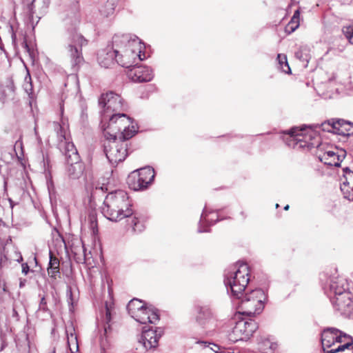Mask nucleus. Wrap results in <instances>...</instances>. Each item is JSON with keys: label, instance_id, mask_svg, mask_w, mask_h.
<instances>
[{"label": "nucleus", "instance_id": "48", "mask_svg": "<svg viewBox=\"0 0 353 353\" xmlns=\"http://www.w3.org/2000/svg\"><path fill=\"white\" fill-rule=\"evenodd\" d=\"M343 172L345 174H353V172H352L349 168L346 167L345 168H343Z\"/></svg>", "mask_w": 353, "mask_h": 353}, {"label": "nucleus", "instance_id": "1", "mask_svg": "<svg viewBox=\"0 0 353 353\" xmlns=\"http://www.w3.org/2000/svg\"><path fill=\"white\" fill-rule=\"evenodd\" d=\"M113 48H115L116 62L122 67L130 68L138 59L145 58L143 43L135 35L129 34H116L113 37Z\"/></svg>", "mask_w": 353, "mask_h": 353}, {"label": "nucleus", "instance_id": "25", "mask_svg": "<svg viewBox=\"0 0 353 353\" xmlns=\"http://www.w3.org/2000/svg\"><path fill=\"white\" fill-rule=\"evenodd\" d=\"M218 220V216L214 212L208 214L207 209L205 208L201 216L198 232H209L207 229H203L202 225L208 224L209 225L214 224Z\"/></svg>", "mask_w": 353, "mask_h": 353}, {"label": "nucleus", "instance_id": "16", "mask_svg": "<svg viewBox=\"0 0 353 353\" xmlns=\"http://www.w3.org/2000/svg\"><path fill=\"white\" fill-rule=\"evenodd\" d=\"M163 334L162 330L158 328L155 330L148 329L143 330L139 343L146 350H154L158 346V341Z\"/></svg>", "mask_w": 353, "mask_h": 353}, {"label": "nucleus", "instance_id": "7", "mask_svg": "<svg viewBox=\"0 0 353 353\" xmlns=\"http://www.w3.org/2000/svg\"><path fill=\"white\" fill-rule=\"evenodd\" d=\"M128 200H104L103 212L110 221H118L123 218L129 217L133 214L131 204L126 203Z\"/></svg>", "mask_w": 353, "mask_h": 353}, {"label": "nucleus", "instance_id": "3", "mask_svg": "<svg viewBox=\"0 0 353 353\" xmlns=\"http://www.w3.org/2000/svg\"><path fill=\"white\" fill-rule=\"evenodd\" d=\"M137 132V125L130 117L124 113H114L110 117L103 133L107 139L116 140L119 137L121 141H125Z\"/></svg>", "mask_w": 353, "mask_h": 353}, {"label": "nucleus", "instance_id": "58", "mask_svg": "<svg viewBox=\"0 0 353 353\" xmlns=\"http://www.w3.org/2000/svg\"><path fill=\"white\" fill-rule=\"evenodd\" d=\"M275 206H276V208H278L279 207V204H277V203L275 204Z\"/></svg>", "mask_w": 353, "mask_h": 353}, {"label": "nucleus", "instance_id": "29", "mask_svg": "<svg viewBox=\"0 0 353 353\" xmlns=\"http://www.w3.org/2000/svg\"><path fill=\"white\" fill-rule=\"evenodd\" d=\"M276 348L277 343L269 339H265L259 344V350L261 353H274Z\"/></svg>", "mask_w": 353, "mask_h": 353}, {"label": "nucleus", "instance_id": "5", "mask_svg": "<svg viewBox=\"0 0 353 353\" xmlns=\"http://www.w3.org/2000/svg\"><path fill=\"white\" fill-rule=\"evenodd\" d=\"M239 303V313L248 316L260 314L265 306L267 295L264 290L258 288L243 294Z\"/></svg>", "mask_w": 353, "mask_h": 353}, {"label": "nucleus", "instance_id": "59", "mask_svg": "<svg viewBox=\"0 0 353 353\" xmlns=\"http://www.w3.org/2000/svg\"><path fill=\"white\" fill-rule=\"evenodd\" d=\"M17 312L15 310H14V314H17Z\"/></svg>", "mask_w": 353, "mask_h": 353}, {"label": "nucleus", "instance_id": "56", "mask_svg": "<svg viewBox=\"0 0 353 353\" xmlns=\"http://www.w3.org/2000/svg\"><path fill=\"white\" fill-rule=\"evenodd\" d=\"M198 343H205V342L201 341V342H197Z\"/></svg>", "mask_w": 353, "mask_h": 353}, {"label": "nucleus", "instance_id": "22", "mask_svg": "<svg viewBox=\"0 0 353 353\" xmlns=\"http://www.w3.org/2000/svg\"><path fill=\"white\" fill-rule=\"evenodd\" d=\"M119 0H100L99 2V12L103 17H108L114 14Z\"/></svg>", "mask_w": 353, "mask_h": 353}, {"label": "nucleus", "instance_id": "2", "mask_svg": "<svg viewBox=\"0 0 353 353\" xmlns=\"http://www.w3.org/2000/svg\"><path fill=\"white\" fill-rule=\"evenodd\" d=\"M52 124L59 139V148L65 157L68 175L73 179H79L83 173V166L79 161V155L76 147L70 141L66 134L65 124L61 125L58 122H53Z\"/></svg>", "mask_w": 353, "mask_h": 353}, {"label": "nucleus", "instance_id": "32", "mask_svg": "<svg viewBox=\"0 0 353 353\" xmlns=\"http://www.w3.org/2000/svg\"><path fill=\"white\" fill-rule=\"evenodd\" d=\"M198 313L199 315L196 318L197 321L199 322L200 324H203L202 321L203 319H208L211 316L212 312L209 307H198Z\"/></svg>", "mask_w": 353, "mask_h": 353}, {"label": "nucleus", "instance_id": "27", "mask_svg": "<svg viewBox=\"0 0 353 353\" xmlns=\"http://www.w3.org/2000/svg\"><path fill=\"white\" fill-rule=\"evenodd\" d=\"M145 307L142 301L139 299H134L131 300L128 305L127 309L130 316L134 319L138 316V314L141 312V310Z\"/></svg>", "mask_w": 353, "mask_h": 353}, {"label": "nucleus", "instance_id": "10", "mask_svg": "<svg viewBox=\"0 0 353 353\" xmlns=\"http://www.w3.org/2000/svg\"><path fill=\"white\" fill-rule=\"evenodd\" d=\"M85 190L88 193L89 199H97L105 197V199H129L125 191L122 190H117L114 192L106 194L108 188L104 184L100 185L99 183L87 182L85 185Z\"/></svg>", "mask_w": 353, "mask_h": 353}, {"label": "nucleus", "instance_id": "31", "mask_svg": "<svg viewBox=\"0 0 353 353\" xmlns=\"http://www.w3.org/2000/svg\"><path fill=\"white\" fill-rule=\"evenodd\" d=\"M89 228L92 230L94 235L98 234V224L97 214L94 211H92L88 215Z\"/></svg>", "mask_w": 353, "mask_h": 353}, {"label": "nucleus", "instance_id": "15", "mask_svg": "<svg viewBox=\"0 0 353 353\" xmlns=\"http://www.w3.org/2000/svg\"><path fill=\"white\" fill-rule=\"evenodd\" d=\"M324 290L330 299L349 292L347 281L343 278L338 276L330 278Z\"/></svg>", "mask_w": 353, "mask_h": 353}, {"label": "nucleus", "instance_id": "52", "mask_svg": "<svg viewBox=\"0 0 353 353\" xmlns=\"http://www.w3.org/2000/svg\"><path fill=\"white\" fill-rule=\"evenodd\" d=\"M50 3V0H46L45 3L48 6Z\"/></svg>", "mask_w": 353, "mask_h": 353}, {"label": "nucleus", "instance_id": "13", "mask_svg": "<svg viewBox=\"0 0 353 353\" xmlns=\"http://www.w3.org/2000/svg\"><path fill=\"white\" fill-rule=\"evenodd\" d=\"M23 257L18 249L12 244H6L0 252V267L9 268L12 262L20 263Z\"/></svg>", "mask_w": 353, "mask_h": 353}, {"label": "nucleus", "instance_id": "49", "mask_svg": "<svg viewBox=\"0 0 353 353\" xmlns=\"http://www.w3.org/2000/svg\"><path fill=\"white\" fill-rule=\"evenodd\" d=\"M34 130V134H35V136L37 137V139L39 141H41V138H40L39 135L38 134L37 125H35Z\"/></svg>", "mask_w": 353, "mask_h": 353}, {"label": "nucleus", "instance_id": "60", "mask_svg": "<svg viewBox=\"0 0 353 353\" xmlns=\"http://www.w3.org/2000/svg\"><path fill=\"white\" fill-rule=\"evenodd\" d=\"M352 190H353V187H352Z\"/></svg>", "mask_w": 353, "mask_h": 353}, {"label": "nucleus", "instance_id": "14", "mask_svg": "<svg viewBox=\"0 0 353 353\" xmlns=\"http://www.w3.org/2000/svg\"><path fill=\"white\" fill-rule=\"evenodd\" d=\"M330 301L341 314L349 316L353 313V294L350 291L331 298Z\"/></svg>", "mask_w": 353, "mask_h": 353}, {"label": "nucleus", "instance_id": "39", "mask_svg": "<svg viewBox=\"0 0 353 353\" xmlns=\"http://www.w3.org/2000/svg\"><path fill=\"white\" fill-rule=\"evenodd\" d=\"M345 123L343 120H339L337 121H333L331 128L334 131L335 133L341 134L344 133L340 130V127L342 126V125Z\"/></svg>", "mask_w": 353, "mask_h": 353}, {"label": "nucleus", "instance_id": "12", "mask_svg": "<svg viewBox=\"0 0 353 353\" xmlns=\"http://www.w3.org/2000/svg\"><path fill=\"white\" fill-rule=\"evenodd\" d=\"M345 340L350 341V335L334 327H327L321 334V343L324 352L325 347L330 348L336 343L343 344Z\"/></svg>", "mask_w": 353, "mask_h": 353}, {"label": "nucleus", "instance_id": "4", "mask_svg": "<svg viewBox=\"0 0 353 353\" xmlns=\"http://www.w3.org/2000/svg\"><path fill=\"white\" fill-rule=\"evenodd\" d=\"M248 266L244 263H237L232 272L225 274L224 283L229 293L235 299H241L250 281Z\"/></svg>", "mask_w": 353, "mask_h": 353}, {"label": "nucleus", "instance_id": "9", "mask_svg": "<svg viewBox=\"0 0 353 353\" xmlns=\"http://www.w3.org/2000/svg\"><path fill=\"white\" fill-rule=\"evenodd\" d=\"M99 103L104 109V117H109L108 113H120L127 108L121 97L113 92L101 94Z\"/></svg>", "mask_w": 353, "mask_h": 353}, {"label": "nucleus", "instance_id": "53", "mask_svg": "<svg viewBox=\"0 0 353 353\" xmlns=\"http://www.w3.org/2000/svg\"><path fill=\"white\" fill-rule=\"evenodd\" d=\"M288 208H289V205H286L284 207V210H287Z\"/></svg>", "mask_w": 353, "mask_h": 353}, {"label": "nucleus", "instance_id": "36", "mask_svg": "<svg viewBox=\"0 0 353 353\" xmlns=\"http://www.w3.org/2000/svg\"><path fill=\"white\" fill-rule=\"evenodd\" d=\"M343 347V353H353V343L352 339L350 336V341L345 340V342L341 344Z\"/></svg>", "mask_w": 353, "mask_h": 353}, {"label": "nucleus", "instance_id": "42", "mask_svg": "<svg viewBox=\"0 0 353 353\" xmlns=\"http://www.w3.org/2000/svg\"><path fill=\"white\" fill-rule=\"evenodd\" d=\"M111 321V312L110 310V308L108 307V305H105V316L104 319V321L105 323L108 324Z\"/></svg>", "mask_w": 353, "mask_h": 353}, {"label": "nucleus", "instance_id": "20", "mask_svg": "<svg viewBox=\"0 0 353 353\" xmlns=\"http://www.w3.org/2000/svg\"><path fill=\"white\" fill-rule=\"evenodd\" d=\"M345 154L346 152L344 150H341V154H337L334 151L329 150L319 156V159L326 165L339 167L345 159Z\"/></svg>", "mask_w": 353, "mask_h": 353}, {"label": "nucleus", "instance_id": "44", "mask_svg": "<svg viewBox=\"0 0 353 353\" xmlns=\"http://www.w3.org/2000/svg\"><path fill=\"white\" fill-rule=\"evenodd\" d=\"M21 268H22V270H21L22 273L24 275L28 274V273L30 272V268H29V265H28V263H22Z\"/></svg>", "mask_w": 353, "mask_h": 353}, {"label": "nucleus", "instance_id": "6", "mask_svg": "<svg viewBox=\"0 0 353 353\" xmlns=\"http://www.w3.org/2000/svg\"><path fill=\"white\" fill-rule=\"evenodd\" d=\"M63 42L67 54L70 58L72 67L79 65L83 61L81 47L86 45L87 41L77 32L74 29L68 30L63 36Z\"/></svg>", "mask_w": 353, "mask_h": 353}, {"label": "nucleus", "instance_id": "47", "mask_svg": "<svg viewBox=\"0 0 353 353\" xmlns=\"http://www.w3.org/2000/svg\"><path fill=\"white\" fill-rule=\"evenodd\" d=\"M32 6H33V3H31L30 5L28 6L30 18L32 17V14H33Z\"/></svg>", "mask_w": 353, "mask_h": 353}, {"label": "nucleus", "instance_id": "17", "mask_svg": "<svg viewBox=\"0 0 353 353\" xmlns=\"http://www.w3.org/2000/svg\"><path fill=\"white\" fill-rule=\"evenodd\" d=\"M305 128V126L302 128L294 127L285 132V134L287 136L285 138L286 144L293 148L296 146L299 148L308 147L306 141H303Z\"/></svg>", "mask_w": 353, "mask_h": 353}, {"label": "nucleus", "instance_id": "37", "mask_svg": "<svg viewBox=\"0 0 353 353\" xmlns=\"http://www.w3.org/2000/svg\"><path fill=\"white\" fill-rule=\"evenodd\" d=\"M342 31L345 37L351 43V39L353 38V23L343 26Z\"/></svg>", "mask_w": 353, "mask_h": 353}, {"label": "nucleus", "instance_id": "38", "mask_svg": "<svg viewBox=\"0 0 353 353\" xmlns=\"http://www.w3.org/2000/svg\"><path fill=\"white\" fill-rule=\"evenodd\" d=\"M47 186L49 192L50 199L55 196L54 193V185L50 174H46Z\"/></svg>", "mask_w": 353, "mask_h": 353}, {"label": "nucleus", "instance_id": "46", "mask_svg": "<svg viewBox=\"0 0 353 353\" xmlns=\"http://www.w3.org/2000/svg\"><path fill=\"white\" fill-rule=\"evenodd\" d=\"M26 280L24 279H20L19 280V288H22L25 286L26 285Z\"/></svg>", "mask_w": 353, "mask_h": 353}, {"label": "nucleus", "instance_id": "30", "mask_svg": "<svg viewBox=\"0 0 353 353\" xmlns=\"http://www.w3.org/2000/svg\"><path fill=\"white\" fill-rule=\"evenodd\" d=\"M277 61L279 63V68L283 72L289 74L290 73V68L289 66L287 56L284 54H279L277 55Z\"/></svg>", "mask_w": 353, "mask_h": 353}, {"label": "nucleus", "instance_id": "51", "mask_svg": "<svg viewBox=\"0 0 353 353\" xmlns=\"http://www.w3.org/2000/svg\"><path fill=\"white\" fill-rule=\"evenodd\" d=\"M8 202H9V203H10V208H12L13 205H14V204H13V201H12V200H11V199H9V200H8Z\"/></svg>", "mask_w": 353, "mask_h": 353}, {"label": "nucleus", "instance_id": "35", "mask_svg": "<svg viewBox=\"0 0 353 353\" xmlns=\"http://www.w3.org/2000/svg\"><path fill=\"white\" fill-rule=\"evenodd\" d=\"M23 88L26 93L29 95L32 94V79L29 72H28L27 75L25 77V82L23 83Z\"/></svg>", "mask_w": 353, "mask_h": 353}, {"label": "nucleus", "instance_id": "50", "mask_svg": "<svg viewBox=\"0 0 353 353\" xmlns=\"http://www.w3.org/2000/svg\"><path fill=\"white\" fill-rule=\"evenodd\" d=\"M11 30H12V27H11ZM12 31H13V30H12ZM12 39L13 43H15V42H16V34L14 32H12Z\"/></svg>", "mask_w": 353, "mask_h": 353}, {"label": "nucleus", "instance_id": "40", "mask_svg": "<svg viewBox=\"0 0 353 353\" xmlns=\"http://www.w3.org/2000/svg\"><path fill=\"white\" fill-rule=\"evenodd\" d=\"M81 249L83 251L82 254H77V252L76 251H72V252H74V255L76 256V260L77 261V262L85 263L86 261V254H85V250L84 248L83 245H82Z\"/></svg>", "mask_w": 353, "mask_h": 353}, {"label": "nucleus", "instance_id": "43", "mask_svg": "<svg viewBox=\"0 0 353 353\" xmlns=\"http://www.w3.org/2000/svg\"><path fill=\"white\" fill-rule=\"evenodd\" d=\"M326 353H343V347L341 344L339 345L336 347L331 348L330 350H325Z\"/></svg>", "mask_w": 353, "mask_h": 353}, {"label": "nucleus", "instance_id": "18", "mask_svg": "<svg viewBox=\"0 0 353 353\" xmlns=\"http://www.w3.org/2000/svg\"><path fill=\"white\" fill-rule=\"evenodd\" d=\"M128 75L134 82H148L152 79V71L147 66L132 65L130 68Z\"/></svg>", "mask_w": 353, "mask_h": 353}, {"label": "nucleus", "instance_id": "24", "mask_svg": "<svg viewBox=\"0 0 353 353\" xmlns=\"http://www.w3.org/2000/svg\"><path fill=\"white\" fill-rule=\"evenodd\" d=\"M65 332L68 339V345L71 353H74L79 351V343L77 336L75 334L74 327L71 323L65 328Z\"/></svg>", "mask_w": 353, "mask_h": 353}, {"label": "nucleus", "instance_id": "57", "mask_svg": "<svg viewBox=\"0 0 353 353\" xmlns=\"http://www.w3.org/2000/svg\"><path fill=\"white\" fill-rule=\"evenodd\" d=\"M3 184H4V186H6V181H4Z\"/></svg>", "mask_w": 353, "mask_h": 353}, {"label": "nucleus", "instance_id": "26", "mask_svg": "<svg viewBox=\"0 0 353 353\" xmlns=\"http://www.w3.org/2000/svg\"><path fill=\"white\" fill-rule=\"evenodd\" d=\"M59 265L60 263L59 259L50 252V261L47 272L52 279L56 280L57 277H60Z\"/></svg>", "mask_w": 353, "mask_h": 353}, {"label": "nucleus", "instance_id": "21", "mask_svg": "<svg viewBox=\"0 0 353 353\" xmlns=\"http://www.w3.org/2000/svg\"><path fill=\"white\" fill-rule=\"evenodd\" d=\"M134 320L141 324L156 323L159 319L158 314L152 309L143 307L141 310V312L138 314L137 316H135Z\"/></svg>", "mask_w": 353, "mask_h": 353}, {"label": "nucleus", "instance_id": "19", "mask_svg": "<svg viewBox=\"0 0 353 353\" xmlns=\"http://www.w3.org/2000/svg\"><path fill=\"white\" fill-rule=\"evenodd\" d=\"M258 329L257 323L252 319L239 321L233 329L234 334L241 333V339L249 338Z\"/></svg>", "mask_w": 353, "mask_h": 353}, {"label": "nucleus", "instance_id": "54", "mask_svg": "<svg viewBox=\"0 0 353 353\" xmlns=\"http://www.w3.org/2000/svg\"><path fill=\"white\" fill-rule=\"evenodd\" d=\"M108 328H110V325H108V327H105V332H107Z\"/></svg>", "mask_w": 353, "mask_h": 353}, {"label": "nucleus", "instance_id": "45", "mask_svg": "<svg viewBox=\"0 0 353 353\" xmlns=\"http://www.w3.org/2000/svg\"><path fill=\"white\" fill-rule=\"evenodd\" d=\"M22 47L25 49V50L28 52V53H30V48L27 43V41L26 40V39H24L23 41L22 42Z\"/></svg>", "mask_w": 353, "mask_h": 353}, {"label": "nucleus", "instance_id": "28", "mask_svg": "<svg viewBox=\"0 0 353 353\" xmlns=\"http://www.w3.org/2000/svg\"><path fill=\"white\" fill-rule=\"evenodd\" d=\"M299 17H300V12L299 10H296L293 17H292L290 21L288 23L287 26L285 27V32L289 34L294 32L299 26Z\"/></svg>", "mask_w": 353, "mask_h": 353}, {"label": "nucleus", "instance_id": "8", "mask_svg": "<svg viewBox=\"0 0 353 353\" xmlns=\"http://www.w3.org/2000/svg\"><path fill=\"white\" fill-rule=\"evenodd\" d=\"M154 170L148 166L132 172L128 177L129 188L134 191H143L148 188L154 179Z\"/></svg>", "mask_w": 353, "mask_h": 353}, {"label": "nucleus", "instance_id": "41", "mask_svg": "<svg viewBox=\"0 0 353 353\" xmlns=\"http://www.w3.org/2000/svg\"><path fill=\"white\" fill-rule=\"evenodd\" d=\"M38 310L43 311V312L48 311V308L47 306V302L46 301V298L44 296L41 298Z\"/></svg>", "mask_w": 353, "mask_h": 353}, {"label": "nucleus", "instance_id": "11", "mask_svg": "<svg viewBox=\"0 0 353 353\" xmlns=\"http://www.w3.org/2000/svg\"><path fill=\"white\" fill-rule=\"evenodd\" d=\"M104 144V152L107 159L112 163H118L123 161L128 155L126 144L122 141L121 143L116 140L108 139Z\"/></svg>", "mask_w": 353, "mask_h": 353}, {"label": "nucleus", "instance_id": "34", "mask_svg": "<svg viewBox=\"0 0 353 353\" xmlns=\"http://www.w3.org/2000/svg\"><path fill=\"white\" fill-rule=\"evenodd\" d=\"M306 48H301L297 52L295 53V57L302 61L308 62L309 56L307 53Z\"/></svg>", "mask_w": 353, "mask_h": 353}, {"label": "nucleus", "instance_id": "23", "mask_svg": "<svg viewBox=\"0 0 353 353\" xmlns=\"http://www.w3.org/2000/svg\"><path fill=\"white\" fill-rule=\"evenodd\" d=\"M98 61L101 66L103 68L110 67L116 61L115 48H113V50L101 51L98 54Z\"/></svg>", "mask_w": 353, "mask_h": 353}, {"label": "nucleus", "instance_id": "33", "mask_svg": "<svg viewBox=\"0 0 353 353\" xmlns=\"http://www.w3.org/2000/svg\"><path fill=\"white\" fill-rule=\"evenodd\" d=\"M132 231L134 233L141 232L145 229V225L137 217H134L131 220Z\"/></svg>", "mask_w": 353, "mask_h": 353}, {"label": "nucleus", "instance_id": "55", "mask_svg": "<svg viewBox=\"0 0 353 353\" xmlns=\"http://www.w3.org/2000/svg\"><path fill=\"white\" fill-rule=\"evenodd\" d=\"M343 199H348V196H344Z\"/></svg>", "mask_w": 353, "mask_h": 353}]
</instances>
